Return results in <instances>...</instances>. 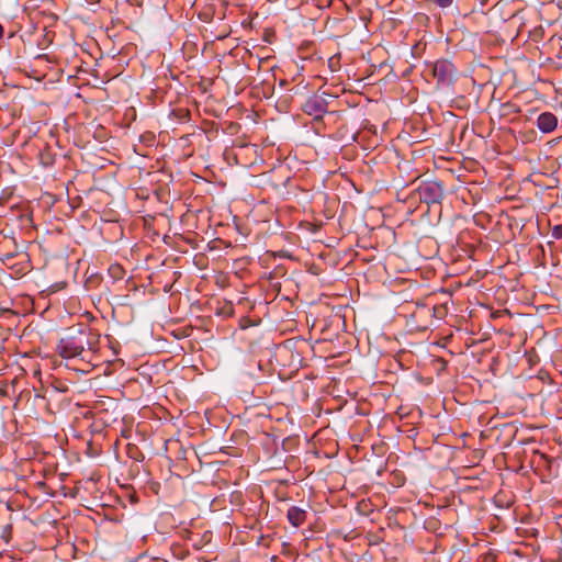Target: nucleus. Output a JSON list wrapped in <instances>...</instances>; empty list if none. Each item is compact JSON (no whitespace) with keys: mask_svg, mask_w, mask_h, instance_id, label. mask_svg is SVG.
<instances>
[{"mask_svg":"<svg viewBox=\"0 0 562 562\" xmlns=\"http://www.w3.org/2000/svg\"><path fill=\"white\" fill-rule=\"evenodd\" d=\"M86 345L93 349V345L89 341L83 330L70 328L59 339L56 351L63 359L71 360L83 353Z\"/></svg>","mask_w":562,"mask_h":562,"instance_id":"f257e3e1","label":"nucleus"},{"mask_svg":"<svg viewBox=\"0 0 562 562\" xmlns=\"http://www.w3.org/2000/svg\"><path fill=\"white\" fill-rule=\"evenodd\" d=\"M418 199L430 205L440 203L443 198V188L438 181H424L416 189Z\"/></svg>","mask_w":562,"mask_h":562,"instance_id":"f03ea898","label":"nucleus"},{"mask_svg":"<svg viewBox=\"0 0 562 562\" xmlns=\"http://www.w3.org/2000/svg\"><path fill=\"white\" fill-rule=\"evenodd\" d=\"M431 71L439 86H450L454 80L456 69L453 64L448 59H439L434 63Z\"/></svg>","mask_w":562,"mask_h":562,"instance_id":"7ed1b4c3","label":"nucleus"},{"mask_svg":"<svg viewBox=\"0 0 562 562\" xmlns=\"http://www.w3.org/2000/svg\"><path fill=\"white\" fill-rule=\"evenodd\" d=\"M327 110V100L317 94L310 97L303 104V111L315 119H322Z\"/></svg>","mask_w":562,"mask_h":562,"instance_id":"20e7f679","label":"nucleus"},{"mask_svg":"<svg viewBox=\"0 0 562 562\" xmlns=\"http://www.w3.org/2000/svg\"><path fill=\"white\" fill-rule=\"evenodd\" d=\"M558 120L555 115L550 112L541 113L537 119V127L542 133H551L557 128Z\"/></svg>","mask_w":562,"mask_h":562,"instance_id":"39448f33","label":"nucleus"},{"mask_svg":"<svg viewBox=\"0 0 562 562\" xmlns=\"http://www.w3.org/2000/svg\"><path fill=\"white\" fill-rule=\"evenodd\" d=\"M286 517H288L289 522L293 527L297 528L305 522L306 510L301 507H297V506H291L288 509Z\"/></svg>","mask_w":562,"mask_h":562,"instance_id":"423d86ee","label":"nucleus"},{"mask_svg":"<svg viewBox=\"0 0 562 562\" xmlns=\"http://www.w3.org/2000/svg\"><path fill=\"white\" fill-rule=\"evenodd\" d=\"M108 273L115 280H119L121 279L123 276H124V270L123 268L115 263V265H111L109 268H108Z\"/></svg>","mask_w":562,"mask_h":562,"instance_id":"0eeeda50","label":"nucleus"},{"mask_svg":"<svg viewBox=\"0 0 562 562\" xmlns=\"http://www.w3.org/2000/svg\"><path fill=\"white\" fill-rule=\"evenodd\" d=\"M108 350H111L112 355L114 357H116L120 353V344L117 341L113 340L109 335H108Z\"/></svg>","mask_w":562,"mask_h":562,"instance_id":"6e6552de","label":"nucleus"},{"mask_svg":"<svg viewBox=\"0 0 562 562\" xmlns=\"http://www.w3.org/2000/svg\"><path fill=\"white\" fill-rule=\"evenodd\" d=\"M552 236L557 239L562 238V225H557L552 229Z\"/></svg>","mask_w":562,"mask_h":562,"instance_id":"1a4fd4ad","label":"nucleus"},{"mask_svg":"<svg viewBox=\"0 0 562 562\" xmlns=\"http://www.w3.org/2000/svg\"><path fill=\"white\" fill-rule=\"evenodd\" d=\"M436 4H438L441 8H447L452 4L453 0H434Z\"/></svg>","mask_w":562,"mask_h":562,"instance_id":"9d476101","label":"nucleus"},{"mask_svg":"<svg viewBox=\"0 0 562 562\" xmlns=\"http://www.w3.org/2000/svg\"><path fill=\"white\" fill-rule=\"evenodd\" d=\"M2 34H3V27H2V25L0 24V38L2 37Z\"/></svg>","mask_w":562,"mask_h":562,"instance_id":"9b49d317","label":"nucleus"},{"mask_svg":"<svg viewBox=\"0 0 562 562\" xmlns=\"http://www.w3.org/2000/svg\"><path fill=\"white\" fill-rule=\"evenodd\" d=\"M113 220L110 217V213L108 212V222H112Z\"/></svg>","mask_w":562,"mask_h":562,"instance_id":"f8f14e48","label":"nucleus"}]
</instances>
